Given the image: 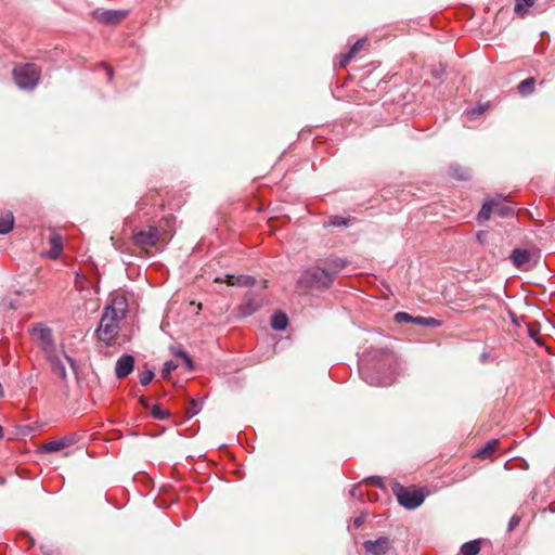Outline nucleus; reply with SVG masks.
Instances as JSON below:
<instances>
[{"label":"nucleus","mask_w":555,"mask_h":555,"mask_svg":"<svg viewBox=\"0 0 555 555\" xmlns=\"http://www.w3.org/2000/svg\"><path fill=\"white\" fill-rule=\"evenodd\" d=\"M346 264L347 261L338 257L321 260L302 271L297 285L304 289H327Z\"/></svg>","instance_id":"nucleus-1"},{"label":"nucleus","mask_w":555,"mask_h":555,"mask_svg":"<svg viewBox=\"0 0 555 555\" xmlns=\"http://www.w3.org/2000/svg\"><path fill=\"white\" fill-rule=\"evenodd\" d=\"M128 310V302L125 296L116 295L112 298L103 311L96 336L100 340L109 344L119 332V322Z\"/></svg>","instance_id":"nucleus-2"},{"label":"nucleus","mask_w":555,"mask_h":555,"mask_svg":"<svg viewBox=\"0 0 555 555\" xmlns=\"http://www.w3.org/2000/svg\"><path fill=\"white\" fill-rule=\"evenodd\" d=\"M514 207L504 197L496 196L485 202L477 218L482 222L489 220L493 214L501 217H507L514 215Z\"/></svg>","instance_id":"nucleus-3"},{"label":"nucleus","mask_w":555,"mask_h":555,"mask_svg":"<svg viewBox=\"0 0 555 555\" xmlns=\"http://www.w3.org/2000/svg\"><path fill=\"white\" fill-rule=\"evenodd\" d=\"M392 492L399 504L408 509L418 507L425 500V494L421 489L406 488L399 482H393Z\"/></svg>","instance_id":"nucleus-4"},{"label":"nucleus","mask_w":555,"mask_h":555,"mask_svg":"<svg viewBox=\"0 0 555 555\" xmlns=\"http://www.w3.org/2000/svg\"><path fill=\"white\" fill-rule=\"evenodd\" d=\"M13 77L18 88L31 90L39 82L40 69L36 64L27 63L15 67L13 70Z\"/></svg>","instance_id":"nucleus-5"},{"label":"nucleus","mask_w":555,"mask_h":555,"mask_svg":"<svg viewBox=\"0 0 555 555\" xmlns=\"http://www.w3.org/2000/svg\"><path fill=\"white\" fill-rule=\"evenodd\" d=\"M31 339L41 348L47 357L55 353L52 330L43 323L35 324L30 330Z\"/></svg>","instance_id":"nucleus-6"},{"label":"nucleus","mask_w":555,"mask_h":555,"mask_svg":"<svg viewBox=\"0 0 555 555\" xmlns=\"http://www.w3.org/2000/svg\"><path fill=\"white\" fill-rule=\"evenodd\" d=\"M160 238L159 231L155 227H149L147 230L133 231V243L142 248L152 247Z\"/></svg>","instance_id":"nucleus-7"},{"label":"nucleus","mask_w":555,"mask_h":555,"mask_svg":"<svg viewBox=\"0 0 555 555\" xmlns=\"http://www.w3.org/2000/svg\"><path fill=\"white\" fill-rule=\"evenodd\" d=\"M129 14L127 10H94L93 17L105 25H117L122 22Z\"/></svg>","instance_id":"nucleus-8"},{"label":"nucleus","mask_w":555,"mask_h":555,"mask_svg":"<svg viewBox=\"0 0 555 555\" xmlns=\"http://www.w3.org/2000/svg\"><path fill=\"white\" fill-rule=\"evenodd\" d=\"M534 254L528 249L515 248L509 259L515 268L520 270H529L535 264Z\"/></svg>","instance_id":"nucleus-9"},{"label":"nucleus","mask_w":555,"mask_h":555,"mask_svg":"<svg viewBox=\"0 0 555 555\" xmlns=\"http://www.w3.org/2000/svg\"><path fill=\"white\" fill-rule=\"evenodd\" d=\"M360 374L362 379L371 386L386 387L393 383V378L390 375H380L365 365L360 367Z\"/></svg>","instance_id":"nucleus-10"},{"label":"nucleus","mask_w":555,"mask_h":555,"mask_svg":"<svg viewBox=\"0 0 555 555\" xmlns=\"http://www.w3.org/2000/svg\"><path fill=\"white\" fill-rule=\"evenodd\" d=\"M263 305V297L260 294L248 292L243 304L240 306L242 317H248L258 311Z\"/></svg>","instance_id":"nucleus-11"},{"label":"nucleus","mask_w":555,"mask_h":555,"mask_svg":"<svg viewBox=\"0 0 555 555\" xmlns=\"http://www.w3.org/2000/svg\"><path fill=\"white\" fill-rule=\"evenodd\" d=\"M391 547V541L387 537H379L376 540H367L363 543V548L372 555H385Z\"/></svg>","instance_id":"nucleus-12"},{"label":"nucleus","mask_w":555,"mask_h":555,"mask_svg":"<svg viewBox=\"0 0 555 555\" xmlns=\"http://www.w3.org/2000/svg\"><path fill=\"white\" fill-rule=\"evenodd\" d=\"M134 367V358L130 354H122L115 365V375L118 379L127 377Z\"/></svg>","instance_id":"nucleus-13"},{"label":"nucleus","mask_w":555,"mask_h":555,"mask_svg":"<svg viewBox=\"0 0 555 555\" xmlns=\"http://www.w3.org/2000/svg\"><path fill=\"white\" fill-rule=\"evenodd\" d=\"M74 443V438L72 437H63L60 439L47 441L42 443L41 450L46 453L59 452Z\"/></svg>","instance_id":"nucleus-14"},{"label":"nucleus","mask_w":555,"mask_h":555,"mask_svg":"<svg viewBox=\"0 0 555 555\" xmlns=\"http://www.w3.org/2000/svg\"><path fill=\"white\" fill-rule=\"evenodd\" d=\"M225 282L231 286H253L256 283L253 276L233 274H228L225 276Z\"/></svg>","instance_id":"nucleus-15"},{"label":"nucleus","mask_w":555,"mask_h":555,"mask_svg":"<svg viewBox=\"0 0 555 555\" xmlns=\"http://www.w3.org/2000/svg\"><path fill=\"white\" fill-rule=\"evenodd\" d=\"M50 244V250H49V257L51 259H57L63 250V241L62 236L59 234H52L49 238Z\"/></svg>","instance_id":"nucleus-16"},{"label":"nucleus","mask_w":555,"mask_h":555,"mask_svg":"<svg viewBox=\"0 0 555 555\" xmlns=\"http://www.w3.org/2000/svg\"><path fill=\"white\" fill-rule=\"evenodd\" d=\"M14 216L11 211H5L0 215V234L4 235L10 233L14 227Z\"/></svg>","instance_id":"nucleus-17"},{"label":"nucleus","mask_w":555,"mask_h":555,"mask_svg":"<svg viewBox=\"0 0 555 555\" xmlns=\"http://www.w3.org/2000/svg\"><path fill=\"white\" fill-rule=\"evenodd\" d=\"M47 358L51 364L52 372L56 376L61 377L62 379H65L66 378V370H65V366L62 363V361L55 356V353H53Z\"/></svg>","instance_id":"nucleus-18"},{"label":"nucleus","mask_w":555,"mask_h":555,"mask_svg":"<svg viewBox=\"0 0 555 555\" xmlns=\"http://www.w3.org/2000/svg\"><path fill=\"white\" fill-rule=\"evenodd\" d=\"M288 324V318L283 312H275L271 320V326L272 328L276 331H283L287 327Z\"/></svg>","instance_id":"nucleus-19"},{"label":"nucleus","mask_w":555,"mask_h":555,"mask_svg":"<svg viewBox=\"0 0 555 555\" xmlns=\"http://www.w3.org/2000/svg\"><path fill=\"white\" fill-rule=\"evenodd\" d=\"M499 444V440L496 439H493V440H490L488 441L478 452H477V456L479 459H488L489 456H491L495 450H496V447Z\"/></svg>","instance_id":"nucleus-20"},{"label":"nucleus","mask_w":555,"mask_h":555,"mask_svg":"<svg viewBox=\"0 0 555 555\" xmlns=\"http://www.w3.org/2000/svg\"><path fill=\"white\" fill-rule=\"evenodd\" d=\"M480 551V540L466 542L461 547L462 555H477Z\"/></svg>","instance_id":"nucleus-21"},{"label":"nucleus","mask_w":555,"mask_h":555,"mask_svg":"<svg viewBox=\"0 0 555 555\" xmlns=\"http://www.w3.org/2000/svg\"><path fill=\"white\" fill-rule=\"evenodd\" d=\"M533 4V0H516L514 11L516 14L524 16Z\"/></svg>","instance_id":"nucleus-22"},{"label":"nucleus","mask_w":555,"mask_h":555,"mask_svg":"<svg viewBox=\"0 0 555 555\" xmlns=\"http://www.w3.org/2000/svg\"><path fill=\"white\" fill-rule=\"evenodd\" d=\"M534 89V79L527 78L518 85V91L521 95L530 94Z\"/></svg>","instance_id":"nucleus-23"},{"label":"nucleus","mask_w":555,"mask_h":555,"mask_svg":"<svg viewBox=\"0 0 555 555\" xmlns=\"http://www.w3.org/2000/svg\"><path fill=\"white\" fill-rule=\"evenodd\" d=\"M414 323L427 327H436L440 325V321L430 317H415Z\"/></svg>","instance_id":"nucleus-24"},{"label":"nucleus","mask_w":555,"mask_h":555,"mask_svg":"<svg viewBox=\"0 0 555 555\" xmlns=\"http://www.w3.org/2000/svg\"><path fill=\"white\" fill-rule=\"evenodd\" d=\"M488 108V104H479L474 108L467 109L465 112V116L467 119H475L479 116H481L486 109Z\"/></svg>","instance_id":"nucleus-25"},{"label":"nucleus","mask_w":555,"mask_h":555,"mask_svg":"<svg viewBox=\"0 0 555 555\" xmlns=\"http://www.w3.org/2000/svg\"><path fill=\"white\" fill-rule=\"evenodd\" d=\"M151 414L155 420H166L170 416V412L168 410L162 409L159 404H154L151 406Z\"/></svg>","instance_id":"nucleus-26"},{"label":"nucleus","mask_w":555,"mask_h":555,"mask_svg":"<svg viewBox=\"0 0 555 555\" xmlns=\"http://www.w3.org/2000/svg\"><path fill=\"white\" fill-rule=\"evenodd\" d=\"M450 173L459 180H467L469 178V171L459 166H451Z\"/></svg>","instance_id":"nucleus-27"},{"label":"nucleus","mask_w":555,"mask_h":555,"mask_svg":"<svg viewBox=\"0 0 555 555\" xmlns=\"http://www.w3.org/2000/svg\"><path fill=\"white\" fill-rule=\"evenodd\" d=\"M90 285L89 280L81 273L77 272L75 275V286L78 291L88 289Z\"/></svg>","instance_id":"nucleus-28"},{"label":"nucleus","mask_w":555,"mask_h":555,"mask_svg":"<svg viewBox=\"0 0 555 555\" xmlns=\"http://www.w3.org/2000/svg\"><path fill=\"white\" fill-rule=\"evenodd\" d=\"M173 354L180 359H182L185 367L189 370V371H192L193 370V361L192 359L189 357V354L183 351V350H177L173 352Z\"/></svg>","instance_id":"nucleus-29"},{"label":"nucleus","mask_w":555,"mask_h":555,"mask_svg":"<svg viewBox=\"0 0 555 555\" xmlns=\"http://www.w3.org/2000/svg\"><path fill=\"white\" fill-rule=\"evenodd\" d=\"M140 384L142 386H147L154 377V372L152 370H145L142 373H140Z\"/></svg>","instance_id":"nucleus-30"},{"label":"nucleus","mask_w":555,"mask_h":555,"mask_svg":"<svg viewBox=\"0 0 555 555\" xmlns=\"http://www.w3.org/2000/svg\"><path fill=\"white\" fill-rule=\"evenodd\" d=\"M414 319H415V317H413V315H411V314H409V313H406V312H397V313L395 314V320H396L397 322H399V323H401V322H406V323L411 322V323H414Z\"/></svg>","instance_id":"nucleus-31"},{"label":"nucleus","mask_w":555,"mask_h":555,"mask_svg":"<svg viewBox=\"0 0 555 555\" xmlns=\"http://www.w3.org/2000/svg\"><path fill=\"white\" fill-rule=\"evenodd\" d=\"M178 367V364L175 363L173 361H167L165 364H164V367L162 370V376L164 378L168 377L170 375V373L176 370Z\"/></svg>","instance_id":"nucleus-32"},{"label":"nucleus","mask_w":555,"mask_h":555,"mask_svg":"<svg viewBox=\"0 0 555 555\" xmlns=\"http://www.w3.org/2000/svg\"><path fill=\"white\" fill-rule=\"evenodd\" d=\"M347 224H348V220L340 216H334L328 221V225H332V227H341V225H347Z\"/></svg>","instance_id":"nucleus-33"},{"label":"nucleus","mask_w":555,"mask_h":555,"mask_svg":"<svg viewBox=\"0 0 555 555\" xmlns=\"http://www.w3.org/2000/svg\"><path fill=\"white\" fill-rule=\"evenodd\" d=\"M365 482H369L377 488H383L384 487V483H383V479L380 477H377V476H372V477H369L365 479Z\"/></svg>","instance_id":"nucleus-34"},{"label":"nucleus","mask_w":555,"mask_h":555,"mask_svg":"<svg viewBox=\"0 0 555 555\" xmlns=\"http://www.w3.org/2000/svg\"><path fill=\"white\" fill-rule=\"evenodd\" d=\"M519 521H520V517L517 515H513L509 519L507 530L513 531L519 525Z\"/></svg>","instance_id":"nucleus-35"},{"label":"nucleus","mask_w":555,"mask_h":555,"mask_svg":"<svg viewBox=\"0 0 555 555\" xmlns=\"http://www.w3.org/2000/svg\"><path fill=\"white\" fill-rule=\"evenodd\" d=\"M363 40H358L349 50V53L354 56L363 47Z\"/></svg>","instance_id":"nucleus-36"},{"label":"nucleus","mask_w":555,"mask_h":555,"mask_svg":"<svg viewBox=\"0 0 555 555\" xmlns=\"http://www.w3.org/2000/svg\"><path fill=\"white\" fill-rule=\"evenodd\" d=\"M350 494H351V496H353V498H360V499H361V498L363 496L364 492H363V490H362L361 486H354V487H352V489L350 490Z\"/></svg>","instance_id":"nucleus-37"},{"label":"nucleus","mask_w":555,"mask_h":555,"mask_svg":"<svg viewBox=\"0 0 555 555\" xmlns=\"http://www.w3.org/2000/svg\"><path fill=\"white\" fill-rule=\"evenodd\" d=\"M353 56L348 52L346 54H343L339 60V66L345 67L352 59Z\"/></svg>","instance_id":"nucleus-38"},{"label":"nucleus","mask_w":555,"mask_h":555,"mask_svg":"<svg viewBox=\"0 0 555 555\" xmlns=\"http://www.w3.org/2000/svg\"><path fill=\"white\" fill-rule=\"evenodd\" d=\"M201 408L196 402H192V408L188 411V414L190 416H193L199 412Z\"/></svg>","instance_id":"nucleus-39"},{"label":"nucleus","mask_w":555,"mask_h":555,"mask_svg":"<svg viewBox=\"0 0 555 555\" xmlns=\"http://www.w3.org/2000/svg\"><path fill=\"white\" fill-rule=\"evenodd\" d=\"M139 401L145 409H151L149 399L145 396H141Z\"/></svg>","instance_id":"nucleus-40"},{"label":"nucleus","mask_w":555,"mask_h":555,"mask_svg":"<svg viewBox=\"0 0 555 555\" xmlns=\"http://www.w3.org/2000/svg\"><path fill=\"white\" fill-rule=\"evenodd\" d=\"M364 521V516H359L353 519V525L356 528H359Z\"/></svg>","instance_id":"nucleus-41"},{"label":"nucleus","mask_w":555,"mask_h":555,"mask_svg":"<svg viewBox=\"0 0 555 555\" xmlns=\"http://www.w3.org/2000/svg\"><path fill=\"white\" fill-rule=\"evenodd\" d=\"M65 359L72 366L73 371H76V361L69 356H65Z\"/></svg>","instance_id":"nucleus-42"},{"label":"nucleus","mask_w":555,"mask_h":555,"mask_svg":"<svg viewBox=\"0 0 555 555\" xmlns=\"http://www.w3.org/2000/svg\"><path fill=\"white\" fill-rule=\"evenodd\" d=\"M529 335L535 340L537 344L542 345V341L537 337L538 333L529 330Z\"/></svg>","instance_id":"nucleus-43"},{"label":"nucleus","mask_w":555,"mask_h":555,"mask_svg":"<svg viewBox=\"0 0 555 555\" xmlns=\"http://www.w3.org/2000/svg\"><path fill=\"white\" fill-rule=\"evenodd\" d=\"M104 69L106 72L108 79H111L113 77V69L108 66H104Z\"/></svg>","instance_id":"nucleus-44"},{"label":"nucleus","mask_w":555,"mask_h":555,"mask_svg":"<svg viewBox=\"0 0 555 555\" xmlns=\"http://www.w3.org/2000/svg\"><path fill=\"white\" fill-rule=\"evenodd\" d=\"M392 360V356L389 352H385V361L390 362Z\"/></svg>","instance_id":"nucleus-45"},{"label":"nucleus","mask_w":555,"mask_h":555,"mask_svg":"<svg viewBox=\"0 0 555 555\" xmlns=\"http://www.w3.org/2000/svg\"><path fill=\"white\" fill-rule=\"evenodd\" d=\"M139 209H142V206L145 205V198H141V201L138 203Z\"/></svg>","instance_id":"nucleus-46"},{"label":"nucleus","mask_w":555,"mask_h":555,"mask_svg":"<svg viewBox=\"0 0 555 555\" xmlns=\"http://www.w3.org/2000/svg\"><path fill=\"white\" fill-rule=\"evenodd\" d=\"M42 552H43L44 555H54L53 552H50V551H43L42 550Z\"/></svg>","instance_id":"nucleus-47"},{"label":"nucleus","mask_w":555,"mask_h":555,"mask_svg":"<svg viewBox=\"0 0 555 555\" xmlns=\"http://www.w3.org/2000/svg\"><path fill=\"white\" fill-rule=\"evenodd\" d=\"M477 237H478V241H479L480 243H482V234H481V233H479V234L477 235Z\"/></svg>","instance_id":"nucleus-48"},{"label":"nucleus","mask_w":555,"mask_h":555,"mask_svg":"<svg viewBox=\"0 0 555 555\" xmlns=\"http://www.w3.org/2000/svg\"><path fill=\"white\" fill-rule=\"evenodd\" d=\"M10 307L15 309V306L12 302H10Z\"/></svg>","instance_id":"nucleus-49"},{"label":"nucleus","mask_w":555,"mask_h":555,"mask_svg":"<svg viewBox=\"0 0 555 555\" xmlns=\"http://www.w3.org/2000/svg\"><path fill=\"white\" fill-rule=\"evenodd\" d=\"M2 436V427L0 426V437Z\"/></svg>","instance_id":"nucleus-50"},{"label":"nucleus","mask_w":555,"mask_h":555,"mask_svg":"<svg viewBox=\"0 0 555 555\" xmlns=\"http://www.w3.org/2000/svg\"><path fill=\"white\" fill-rule=\"evenodd\" d=\"M0 483H1V485H2V483H4V480H3V479H0Z\"/></svg>","instance_id":"nucleus-51"}]
</instances>
